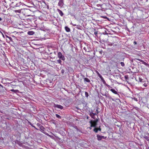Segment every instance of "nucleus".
<instances>
[{"label":"nucleus","mask_w":149,"mask_h":149,"mask_svg":"<svg viewBox=\"0 0 149 149\" xmlns=\"http://www.w3.org/2000/svg\"><path fill=\"white\" fill-rule=\"evenodd\" d=\"M64 39H62V40H64Z\"/></svg>","instance_id":"nucleus-56"},{"label":"nucleus","mask_w":149,"mask_h":149,"mask_svg":"<svg viewBox=\"0 0 149 149\" xmlns=\"http://www.w3.org/2000/svg\"><path fill=\"white\" fill-rule=\"evenodd\" d=\"M64 70L63 69H62L61 70V73H62V74H63L64 73Z\"/></svg>","instance_id":"nucleus-33"},{"label":"nucleus","mask_w":149,"mask_h":149,"mask_svg":"<svg viewBox=\"0 0 149 149\" xmlns=\"http://www.w3.org/2000/svg\"><path fill=\"white\" fill-rule=\"evenodd\" d=\"M6 37L8 38V37H9L8 36H6Z\"/></svg>","instance_id":"nucleus-54"},{"label":"nucleus","mask_w":149,"mask_h":149,"mask_svg":"<svg viewBox=\"0 0 149 149\" xmlns=\"http://www.w3.org/2000/svg\"><path fill=\"white\" fill-rule=\"evenodd\" d=\"M65 31L67 32H69L70 31V29L67 26H65Z\"/></svg>","instance_id":"nucleus-17"},{"label":"nucleus","mask_w":149,"mask_h":149,"mask_svg":"<svg viewBox=\"0 0 149 149\" xmlns=\"http://www.w3.org/2000/svg\"><path fill=\"white\" fill-rule=\"evenodd\" d=\"M13 37H15V36H13Z\"/></svg>","instance_id":"nucleus-57"},{"label":"nucleus","mask_w":149,"mask_h":149,"mask_svg":"<svg viewBox=\"0 0 149 149\" xmlns=\"http://www.w3.org/2000/svg\"><path fill=\"white\" fill-rule=\"evenodd\" d=\"M102 95L106 96V97L109 98V99H111L113 101H114V99H112L111 97L108 94L106 93L105 94H102Z\"/></svg>","instance_id":"nucleus-7"},{"label":"nucleus","mask_w":149,"mask_h":149,"mask_svg":"<svg viewBox=\"0 0 149 149\" xmlns=\"http://www.w3.org/2000/svg\"><path fill=\"white\" fill-rule=\"evenodd\" d=\"M143 79H142L141 78H139V81L140 82H143Z\"/></svg>","instance_id":"nucleus-30"},{"label":"nucleus","mask_w":149,"mask_h":149,"mask_svg":"<svg viewBox=\"0 0 149 149\" xmlns=\"http://www.w3.org/2000/svg\"><path fill=\"white\" fill-rule=\"evenodd\" d=\"M132 99L134 100L135 101H138V100L137 98H136L135 97H134L132 98Z\"/></svg>","instance_id":"nucleus-23"},{"label":"nucleus","mask_w":149,"mask_h":149,"mask_svg":"<svg viewBox=\"0 0 149 149\" xmlns=\"http://www.w3.org/2000/svg\"><path fill=\"white\" fill-rule=\"evenodd\" d=\"M17 11H20V10H17Z\"/></svg>","instance_id":"nucleus-55"},{"label":"nucleus","mask_w":149,"mask_h":149,"mask_svg":"<svg viewBox=\"0 0 149 149\" xmlns=\"http://www.w3.org/2000/svg\"><path fill=\"white\" fill-rule=\"evenodd\" d=\"M89 118V117H88V116H87V119H88V118Z\"/></svg>","instance_id":"nucleus-46"},{"label":"nucleus","mask_w":149,"mask_h":149,"mask_svg":"<svg viewBox=\"0 0 149 149\" xmlns=\"http://www.w3.org/2000/svg\"><path fill=\"white\" fill-rule=\"evenodd\" d=\"M110 91L114 94H117L118 96H119V94L114 89H111L110 90Z\"/></svg>","instance_id":"nucleus-10"},{"label":"nucleus","mask_w":149,"mask_h":149,"mask_svg":"<svg viewBox=\"0 0 149 149\" xmlns=\"http://www.w3.org/2000/svg\"><path fill=\"white\" fill-rule=\"evenodd\" d=\"M29 124L30 125H31L32 127L33 126V125L30 122H29Z\"/></svg>","instance_id":"nucleus-36"},{"label":"nucleus","mask_w":149,"mask_h":149,"mask_svg":"<svg viewBox=\"0 0 149 149\" xmlns=\"http://www.w3.org/2000/svg\"><path fill=\"white\" fill-rule=\"evenodd\" d=\"M76 9L77 8H76V6L75 7H74V8H73L74 10V11L76 10Z\"/></svg>","instance_id":"nucleus-40"},{"label":"nucleus","mask_w":149,"mask_h":149,"mask_svg":"<svg viewBox=\"0 0 149 149\" xmlns=\"http://www.w3.org/2000/svg\"><path fill=\"white\" fill-rule=\"evenodd\" d=\"M138 60L140 62H142V63H143V64H144V65H146V66L149 65L148 64H147L146 62H144L141 59H139V58H136L134 59V60Z\"/></svg>","instance_id":"nucleus-5"},{"label":"nucleus","mask_w":149,"mask_h":149,"mask_svg":"<svg viewBox=\"0 0 149 149\" xmlns=\"http://www.w3.org/2000/svg\"><path fill=\"white\" fill-rule=\"evenodd\" d=\"M73 127L77 131H79L81 133H82V132H81V130H80V129H78L77 128V126H73Z\"/></svg>","instance_id":"nucleus-15"},{"label":"nucleus","mask_w":149,"mask_h":149,"mask_svg":"<svg viewBox=\"0 0 149 149\" xmlns=\"http://www.w3.org/2000/svg\"><path fill=\"white\" fill-rule=\"evenodd\" d=\"M109 45H112V44L111 43H110Z\"/></svg>","instance_id":"nucleus-44"},{"label":"nucleus","mask_w":149,"mask_h":149,"mask_svg":"<svg viewBox=\"0 0 149 149\" xmlns=\"http://www.w3.org/2000/svg\"><path fill=\"white\" fill-rule=\"evenodd\" d=\"M2 19V18L0 17V21H1Z\"/></svg>","instance_id":"nucleus-50"},{"label":"nucleus","mask_w":149,"mask_h":149,"mask_svg":"<svg viewBox=\"0 0 149 149\" xmlns=\"http://www.w3.org/2000/svg\"><path fill=\"white\" fill-rule=\"evenodd\" d=\"M99 53H100L101 54H102V52H101V51H99Z\"/></svg>","instance_id":"nucleus-48"},{"label":"nucleus","mask_w":149,"mask_h":149,"mask_svg":"<svg viewBox=\"0 0 149 149\" xmlns=\"http://www.w3.org/2000/svg\"><path fill=\"white\" fill-rule=\"evenodd\" d=\"M34 128L36 129V130H38V129L36 127H35Z\"/></svg>","instance_id":"nucleus-45"},{"label":"nucleus","mask_w":149,"mask_h":149,"mask_svg":"<svg viewBox=\"0 0 149 149\" xmlns=\"http://www.w3.org/2000/svg\"><path fill=\"white\" fill-rule=\"evenodd\" d=\"M81 76L83 78H85V76L83 74H81Z\"/></svg>","instance_id":"nucleus-39"},{"label":"nucleus","mask_w":149,"mask_h":149,"mask_svg":"<svg viewBox=\"0 0 149 149\" xmlns=\"http://www.w3.org/2000/svg\"><path fill=\"white\" fill-rule=\"evenodd\" d=\"M103 17L104 18H105V19L107 18V17Z\"/></svg>","instance_id":"nucleus-47"},{"label":"nucleus","mask_w":149,"mask_h":149,"mask_svg":"<svg viewBox=\"0 0 149 149\" xmlns=\"http://www.w3.org/2000/svg\"><path fill=\"white\" fill-rule=\"evenodd\" d=\"M40 128V131H41L44 134L45 133H47L45 131V128L43 126H41Z\"/></svg>","instance_id":"nucleus-8"},{"label":"nucleus","mask_w":149,"mask_h":149,"mask_svg":"<svg viewBox=\"0 0 149 149\" xmlns=\"http://www.w3.org/2000/svg\"><path fill=\"white\" fill-rule=\"evenodd\" d=\"M101 79L102 81V82H103V83L104 84H105L106 82L104 80V78H102Z\"/></svg>","instance_id":"nucleus-20"},{"label":"nucleus","mask_w":149,"mask_h":149,"mask_svg":"<svg viewBox=\"0 0 149 149\" xmlns=\"http://www.w3.org/2000/svg\"><path fill=\"white\" fill-rule=\"evenodd\" d=\"M128 75H125V79H128Z\"/></svg>","instance_id":"nucleus-31"},{"label":"nucleus","mask_w":149,"mask_h":149,"mask_svg":"<svg viewBox=\"0 0 149 149\" xmlns=\"http://www.w3.org/2000/svg\"><path fill=\"white\" fill-rule=\"evenodd\" d=\"M93 111H92V114H93V115H94V116H95V115H97V113H93Z\"/></svg>","instance_id":"nucleus-35"},{"label":"nucleus","mask_w":149,"mask_h":149,"mask_svg":"<svg viewBox=\"0 0 149 149\" xmlns=\"http://www.w3.org/2000/svg\"><path fill=\"white\" fill-rule=\"evenodd\" d=\"M12 92H13L15 93H19V91L18 90H14V89H12L10 90Z\"/></svg>","instance_id":"nucleus-13"},{"label":"nucleus","mask_w":149,"mask_h":149,"mask_svg":"<svg viewBox=\"0 0 149 149\" xmlns=\"http://www.w3.org/2000/svg\"><path fill=\"white\" fill-rule=\"evenodd\" d=\"M90 112V114H89L90 116L91 117V118H93V119H95V116H94V115H93V114H92V110H91V112Z\"/></svg>","instance_id":"nucleus-12"},{"label":"nucleus","mask_w":149,"mask_h":149,"mask_svg":"<svg viewBox=\"0 0 149 149\" xmlns=\"http://www.w3.org/2000/svg\"><path fill=\"white\" fill-rule=\"evenodd\" d=\"M85 95L86 97H88L89 95H88V94L87 92H85Z\"/></svg>","instance_id":"nucleus-22"},{"label":"nucleus","mask_w":149,"mask_h":149,"mask_svg":"<svg viewBox=\"0 0 149 149\" xmlns=\"http://www.w3.org/2000/svg\"><path fill=\"white\" fill-rule=\"evenodd\" d=\"M98 32L97 31H95L94 32V34L95 35V36L97 37H98V36H97V35L98 34Z\"/></svg>","instance_id":"nucleus-19"},{"label":"nucleus","mask_w":149,"mask_h":149,"mask_svg":"<svg viewBox=\"0 0 149 149\" xmlns=\"http://www.w3.org/2000/svg\"><path fill=\"white\" fill-rule=\"evenodd\" d=\"M120 133H122L123 132L122 129L121 128H120Z\"/></svg>","instance_id":"nucleus-29"},{"label":"nucleus","mask_w":149,"mask_h":149,"mask_svg":"<svg viewBox=\"0 0 149 149\" xmlns=\"http://www.w3.org/2000/svg\"><path fill=\"white\" fill-rule=\"evenodd\" d=\"M120 63L122 67H124L125 66L124 63L123 62H121Z\"/></svg>","instance_id":"nucleus-27"},{"label":"nucleus","mask_w":149,"mask_h":149,"mask_svg":"<svg viewBox=\"0 0 149 149\" xmlns=\"http://www.w3.org/2000/svg\"><path fill=\"white\" fill-rule=\"evenodd\" d=\"M84 82L86 83V82L89 83L90 82V80L87 78H84Z\"/></svg>","instance_id":"nucleus-11"},{"label":"nucleus","mask_w":149,"mask_h":149,"mask_svg":"<svg viewBox=\"0 0 149 149\" xmlns=\"http://www.w3.org/2000/svg\"><path fill=\"white\" fill-rule=\"evenodd\" d=\"M28 34L29 35H31L34 34V32L33 31H29L28 32Z\"/></svg>","instance_id":"nucleus-16"},{"label":"nucleus","mask_w":149,"mask_h":149,"mask_svg":"<svg viewBox=\"0 0 149 149\" xmlns=\"http://www.w3.org/2000/svg\"><path fill=\"white\" fill-rule=\"evenodd\" d=\"M56 116L57 118H61V117L58 114H56Z\"/></svg>","instance_id":"nucleus-24"},{"label":"nucleus","mask_w":149,"mask_h":149,"mask_svg":"<svg viewBox=\"0 0 149 149\" xmlns=\"http://www.w3.org/2000/svg\"><path fill=\"white\" fill-rule=\"evenodd\" d=\"M58 56L59 58L61 59L63 61H64L65 60V58L64 56H63L62 53L60 52H58Z\"/></svg>","instance_id":"nucleus-2"},{"label":"nucleus","mask_w":149,"mask_h":149,"mask_svg":"<svg viewBox=\"0 0 149 149\" xmlns=\"http://www.w3.org/2000/svg\"><path fill=\"white\" fill-rule=\"evenodd\" d=\"M8 39L10 41H11V42H13V40L12 39V38H8Z\"/></svg>","instance_id":"nucleus-34"},{"label":"nucleus","mask_w":149,"mask_h":149,"mask_svg":"<svg viewBox=\"0 0 149 149\" xmlns=\"http://www.w3.org/2000/svg\"><path fill=\"white\" fill-rule=\"evenodd\" d=\"M42 39H43V40H45V38H42Z\"/></svg>","instance_id":"nucleus-51"},{"label":"nucleus","mask_w":149,"mask_h":149,"mask_svg":"<svg viewBox=\"0 0 149 149\" xmlns=\"http://www.w3.org/2000/svg\"><path fill=\"white\" fill-rule=\"evenodd\" d=\"M54 107L55 108H57L60 109H62L63 108V107L61 105L55 104Z\"/></svg>","instance_id":"nucleus-6"},{"label":"nucleus","mask_w":149,"mask_h":149,"mask_svg":"<svg viewBox=\"0 0 149 149\" xmlns=\"http://www.w3.org/2000/svg\"><path fill=\"white\" fill-rule=\"evenodd\" d=\"M91 124V127H96L97 125V123L96 121L94 120L93 122L91 121L90 122Z\"/></svg>","instance_id":"nucleus-4"},{"label":"nucleus","mask_w":149,"mask_h":149,"mask_svg":"<svg viewBox=\"0 0 149 149\" xmlns=\"http://www.w3.org/2000/svg\"><path fill=\"white\" fill-rule=\"evenodd\" d=\"M99 76L101 79L103 78V77L101 75H100V74H99Z\"/></svg>","instance_id":"nucleus-38"},{"label":"nucleus","mask_w":149,"mask_h":149,"mask_svg":"<svg viewBox=\"0 0 149 149\" xmlns=\"http://www.w3.org/2000/svg\"><path fill=\"white\" fill-rule=\"evenodd\" d=\"M32 127L35 128V126H34L33 125V126H32Z\"/></svg>","instance_id":"nucleus-53"},{"label":"nucleus","mask_w":149,"mask_h":149,"mask_svg":"<svg viewBox=\"0 0 149 149\" xmlns=\"http://www.w3.org/2000/svg\"><path fill=\"white\" fill-rule=\"evenodd\" d=\"M45 134L46 135H47V136L50 137L51 138L54 139V137H53V136L49 135L47 133H45Z\"/></svg>","instance_id":"nucleus-18"},{"label":"nucleus","mask_w":149,"mask_h":149,"mask_svg":"<svg viewBox=\"0 0 149 149\" xmlns=\"http://www.w3.org/2000/svg\"><path fill=\"white\" fill-rule=\"evenodd\" d=\"M57 62H58V63L60 64L61 65V61L60 59H58L57 60Z\"/></svg>","instance_id":"nucleus-26"},{"label":"nucleus","mask_w":149,"mask_h":149,"mask_svg":"<svg viewBox=\"0 0 149 149\" xmlns=\"http://www.w3.org/2000/svg\"><path fill=\"white\" fill-rule=\"evenodd\" d=\"M58 5L60 7H62L63 5V0H60L58 3Z\"/></svg>","instance_id":"nucleus-9"},{"label":"nucleus","mask_w":149,"mask_h":149,"mask_svg":"<svg viewBox=\"0 0 149 149\" xmlns=\"http://www.w3.org/2000/svg\"><path fill=\"white\" fill-rule=\"evenodd\" d=\"M0 85L1 86V84H0Z\"/></svg>","instance_id":"nucleus-58"},{"label":"nucleus","mask_w":149,"mask_h":149,"mask_svg":"<svg viewBox=\"0 0 149 149\" xmlns=\"http://www.w3.org/2000/svg\"><path fill=\"white\" fill-rule=\"evenodd\" d=\"M149 134L147 132H144L143 134H141V138L145 139L147 141H149Z\"/></svg>","instance_id":"nucleus-1"},{"label":"nucleus","mask_w":149,"mask_h":149,"mask_svg":"<svg viewBox=\"0 0 149 149\" xmlns=\"http://www.w3.org/2000/svg\"><path fill=\"white\" fill-rule=\"evenodd\" d=\"M56 137H57V138H58V139H60L58 137H57V136H56Z\"/></svg>","instance_id":"nucleus-49"},{"label":"nucleus","mask_w":149,"mask_h":149,"mask_svg":"<svg viewBox=\"0 0 149 149\" xmlns=\"http://www.w3.org/2000/svg\"><path fill=\"white\" fill-rule=\"evenodd\" d=\"M84 49L85 51H86V48L85 47H84Z\"/></svg>","instance_id":"nucleus-43"},{"label":"nucleus","mask_w":149,"mask_h":149,"mask_svg":"<svg viewBox=\"0 0 149 149\" xmlns=\"http://www.w3.org/2000/svg\"><path fill=\"white\" fill-rule=\"evenodd\" d=\"M58 11L59 12V13L61 16H62L63 15V12L60 10L59 9H58Z\"/></svg>","instance_id":"nucleus-14"},{"label":"nucleus","mask_w":149,"mask_h":149,"mask_svg":"<svg viewBox=\"0 0 149 149\" xmlns=\"http://www.w3.org/2000/svg\"><path fill=\"white\" fill-rule=\"evenodd\" d=\"M97 129H98V130H99V131H101V129L100 128V127L99 128H97Z\"/></svg>","instance_id":"nucleus-37"},{"label":"nucleus","mask_w":149,"mask_h":149,"mask_svg":"<svg viewBox=\"0 0 149 149\" xmlns=\"http://www.w3.org/2000/svg\"><path fill=\"white\" fill-rule=\"evenodd\" d=\"M98 108H99L98 107H97V109L96 111L97 114H98L99 113V112L98 111Z\"/></svg>","instance_id":"nucleus-32"},{"label":"nucleus","mask_w":149,"mask_h":149,"mask_svg":"<svg viewBox=\"0 0 149 149\" xmlns=\"http://www.w3.org/2000/svg\"><path fill=\"white\" fill-rule=\"evenodd\" d=\"M36 125L38 127H39L40 128L41 127V126H42V125H41L39 123H37Z\"/></svg>","instance_id":"nucleus-25"},{"label":"nucleus","mask_w":149,"mask_h":149,"mask_svg":"<svg viewBox=\"0 0 149 149\" xmlns=\"http://www.w3.org/2000/svg\"><path fill=\"white\" fill-rule=\"evenodd\" d=\"M93 131L94 132H95V133H97L98 132V129L97 128H95L94 130Z\"/></svg>","instance_id":"nucleus-21"},{"label":"nucleus","mask_w":149,"mask_h":149,"mask_svg":"<svg viewBox=\"0 0 149 149\" xmlns=\"http://www.w3.org/2000/svg\"><path fill=\"white\" fill-rule=\"evenodd\" d=\"M134 43L135 44V45H136L137 44V43H136V41H134Z\"/></svg>","instance_id":"nucleus-42"},{"label":"nucleus","mask_w":149,"mask_h":149,"mask_svg":"<svg viewBox=\"0 0 149 149\" xmlns=\"http://www.w3.org/2000/svg\"><path fill=\"white\" fill-rule=\"evenodd\" d=\"M76 108L77 109H79V108H78V107H76Z\"/></svg>","instance_id":"nucleus-52"},{"label":"nucleus","mask_w":149,"mask_h":149,"mask_svg":"<svg viewBox=\"0 0 149 149\" xmlns=\"http://www.w3.org/2000/svg\"><path fill=\"white\" fill-rule=\"evenodd\" d=\"M97 139L98 141H100L102 139H105L106 138V137H104V136H101L99 134H97Z\"/></svg>","instance_id":"nucleus-3"},{"label":"nucleus","mask_w":149,"mask_h":149,"mask_svg":"<svg viewBox=\"0 0 149 149\" xmlns=\"http://www.w3.org/2000/svg\"><path fill=\"white\" fill-rule=\"evenodd\" d=\"M143 85L144 86H145V87H146L147 86V85L146 84V83H144V84H143Z\"/></svg>","instance_id":"nucleus-41"},{"label":"nucleus","mask_w":149,"mask_h":149,"mask_svg":"<svg viewBox=\"0 0 149 149\" xmlns=\"http://www.w3.org/2000/svg\"><path fill=\"white\" fill-rule=\"evenodd\" d=\"M104 84L106 86H107L109 88V87H111L109 85L107 84L106 83L105 84Z\"/></svg>","instance_id":"nucleus-28"}]
</instances>
